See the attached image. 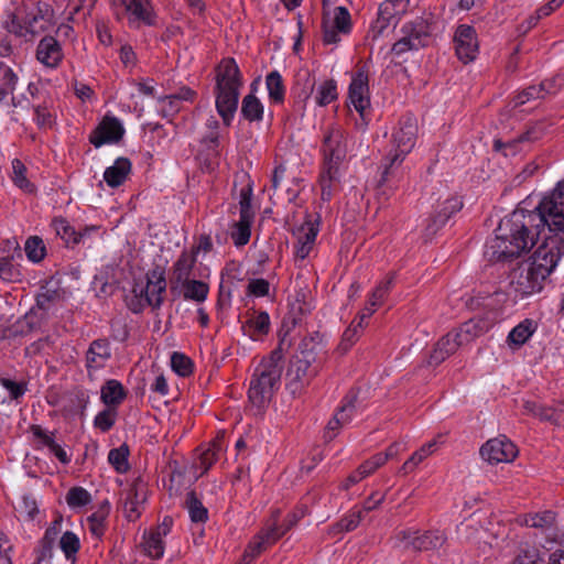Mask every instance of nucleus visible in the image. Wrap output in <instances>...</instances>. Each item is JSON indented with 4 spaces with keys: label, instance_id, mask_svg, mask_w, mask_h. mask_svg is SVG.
I'll return each mask as SVG.
<instances>
[{
    "label": "nucleus",
    "instance_id": "49",
    "mask_svg": "<svg viewBox=\"0 0 564 564\" xmlns=\"http://www.w3.org/2000/svg\"><path fill=\"white\" fill-rule=\"evenodd\" d=\"M172 369L182 377H187L193 372L192 360L182 352L174 351L171 356Z\"/></svg>",
    "mask_w": 564,
    "mask_h": 564
},
{
    "label": "nucleus",
    "instance_id": "1",
    "mask_svg": "<svg viewBox=\"0 0 564 564\" xmlns=\"http://www.w3.org/2000/svg\"><path fill=\"white\" fill-rule=\"evenodd\" d=\"M536 243L533 253L510 273V285L522 297L542 291L564 256V180L534 209L517 208L503 218L485 254L490 261H508Z\"/></svg>",
    "mask_w": 564,
    "mask_h": 564
},
{
    "label": "nucleus",
    "instance_id": "24",
    "mask_svg": "<svg viewBox=\"0 0 564 564\" xmlns=\"http://www.w3.org/2000/svg\"><path fill=\"white\" fill-rule=\"evenodd\" d=\"M127 397L123 386L115 379L107 380L101 387L100 399L109 408L118 406Z\"/></svg>",
    "mask_w": 564,
    "mask_h": 564
},
{
    "label": "nucleus",
    "instance_id": "26",
    "mask_svg": "<svg viewBox=\"0 0 564 564\" xmlns=\"http://www.w3.org/2000/svg\"><path fill=\"white\" fill-rule=\"evenodd\" d=\"M488 325H485L481 321L469 319L462 324L458 328L453 329L456 334V338L462 345L470 343L473 339L482 334Z\"/></svg>",
    "mask_w": 564,
    "mask_h": 564
},
{
    "label": "nucleus",
    "instance_id": "3",
    "mask_svg": "<svg viewBox=\"0 0 564 564\" xmlns=\"http://www.w3.org/2000/svg\"><path fill=\"white\" fill-rule=\"evenodd\" d=\"M324 167L319 176L322 199L329 200L339 184V165L347 154V137L339 126H330L323 139Z\"/></svg>",
    "mask_w": 564,
    "mask_h": 564
},
{
    "label": "nucleus",
    "instance_id": "47",
    "mask_svg": "<svg viewBox=\"0 0 564 564\" xmlns=\"http://www.w3.org/2000/svg\"><path fill=\"white\" fill-rule=\"evenodd\" d=\"M109 514V503L106 501L99 510L88 517L89 529L95 535L104 533V523Z\"/></svg>",
    "mask_w": 564,
    "mask_h": 564
},
{
    "label": "nucleus",
    "instance_id": "32",
    "mask_svg": "<svg viewBox=\"0 0 564 564\" xmlns=\"http://www.w3.org/2000/svg\"><path fill=\"white\" fill-rule=\"evenodd\" d=\"M12 182L15 186L24 191L25 193H33L35 186L26 177V166L19 159L12 160Z\"/></svg>",
    "mask_w": 564,
    "mask_h": 564
},
{
    "label": "nucleus",
    "instance_id": "60",
    "mask_svg": "<svg viewBox=\"0 0 564 564\" xmlns=\"http://www.w3.org/2000/svg\"><path fill=\"white\" fill-rule=\"evenodd\" d=\"M19 276V271L9 256L0 257V279L3 281H14Z\"/></svg>",
    "mask_w": 564,
    "mask_h": 564
},
{
    "label": "nucleus",
    "instance_id": "46",
    "mask_svg": "<svg viewBox=\"0 0 564 564\" xmlns=\"http://www.w3.org/2000/svg\"><path fill=\"white\" fill-rule=\"evenodd\" d=\"M362 510L352 511L343 519H340L337 523H335L332 530L336 533L350 532L359 525L360 521L362 520Z\"/></svg>",
    "mask_w": 564,
    "mask_h": 564
},
{
    "label": "nucleus",
    "instance_id": "58",
    "mask_svg": "<svg viewBox=\"0 0 564 564\" xmlns=\"http://www.w3.org/2000/svg\"><path fill=\"white\" fill-rule=\"evenodd\" d=\"M283 535L284 533L279 525H276V519L268 528L262 529L258 533V536L263 541L267 549L276 543Z\"/></svg>",
    "mask_w": 564,
    "mask_h": 564
},
{
    "label": "nucleus",
    "instance_id": "17",
    "mask_svg": "<svg viewBox=\"0 0 564 564\" xmlns=\"http://www.w3.org/2000/svg\"><path fill=\"white\" fill-rule=\"evenodd\" d=\"M111 358V348L108 339L99 338L90 343L86 352V367L88 371L99 370Z\"/></svg>",
    "mask_w": 564,
    "mask_h": 564
},
{
    "label": "nucleus",
    "instance_id": "28",
    "mask_svg": "<svg viewBox=\"0 0 564 564\" xmlns=\"http://www.w3.org/2000/svg\"><path fill=\"white\" fill-rule=\"evenodd\" d=\"M263 105L262 102L253 95L248 94L243 97L241 102V115L242 117L250 121H261L263 118Z\"/></svg>",
    "mask_w": 564,
    "mask_h": 564
},
{
    "label": "nucleus",
    "instance_id": "55",
    "mask_svg": "<svg viewBox=\"0 0 564 564\" xmlns=\"http://www.w3.org/2000/svg\"><path fill=\"white\" fill-rule=\"evenodd\" d=\"M554 513L545 511L543 513L531 514L525 519V524L530 528L547 529L553 525Z\"/></svg>",
    "mask_w": 564,
    "mask_h": 564
},
{
    "label": "nucleus",
    "instance_id": "6",
    "mask_svg": "<svg viewBox=\"0 0 564 564\" xmlns=\"http://www.w3.org/2000/svg\"><path fill=\"white\" fill-rule=\"evenodd\" d=\"M319 343L314 337H305L300 344V351L291 359L288 371V389L292 394L300 393L302 389L318 373L315 366Z\"/></svg>",
    "mask_w": 564,
    "mask_h": 564
},
{
    "label": "nucleus",
    "instance_id": "13",
    "mask_svg": "<svg viewBox=\"0 0 564 564\" xmlns=\"http://www.w3.org/2000/svg\"><path fill=\"white\" fill-rule=\"evenodd\" d=\"M348 98L354 108L365 119L366 110L370 107L368 75L364 69H359L349 85Z\"/></svg>",
    "mask_w": 564,
    "mask_h": 564
},
{
    "label": "nucleus",
    "instance_id": "36",
    "mask_svg": "<svg viewBox=\"0 0 564 564\" xmlns=\"http://www.w3.org/2000/svg\"><path fill=\"white\" fill-rule=\"evenodd\" d=\"M265 85L269 97L274 102H282L284 100V85L282 76L278 70H273L267 75Z\"/></svg>",
    "mask_w": 564,
    "mask_h": 564
},
{
    "label": "nucleus",
    "instance_id": "43",
    "mask_svg": "<svg viewBox=\"0 0 564 564\" xmlns=\"http://www.w3.org/2000/svg\"><path fill=\"white\" fill-rule=\"evenodd\" d=\"M129 448L126 444L118 448L110 449L108 460L118 473H126L129 469Z\"/></svg>",
    "mask_w": 564,
    "mask_h": 564
},
{
    "label": "nucleus",
    "instance_id": "52",
    "mask_svg": "<svg viewBox=\"0 0 564 564\" xmlns=\"http://www.w3.org/2000/svg\"><path fill=\"white\" fill-rule=\"evenodd\" d=\"M117 419V410L115 408L105 409L99 412L94 420L95 427L99 429L101 432L109 431L116 423Z\"/></svg>",
    "mask_w": 564,
    "mask_h": 564
},
{
    "label": "nucleus",
    "instance_id": "2",
    "mask_svg": "<svg viewBox=\"0 0 564 564\" xmlns=\"http://www.w3.org/2000/svg\"><path fill=\"white\" fill-rule=\"evenodd\" d=\"M284 359L279 346L264 356L254 368L248 389V401L256 414H262L281 387Z\"/></svg>",
    "mask_w": 564,
    "mask_h": 564
},
{
    "label": "nucleus",
    "instance_id": "39",
    "mask_svg": "<svg viewBox=\"0 0 564 564\" xmlns=\"http://www.w3.org/2000/svg\"><path fill=\"white\" fill-rule=\"evenodd\" d=\"M143 539L144 541L142 545L148 556L152 558H160L163 556L164 542L163 538L160 536V533H153L150 531L148 534H144Z\"/></svg>",
    "mask_w": 564,
    "mask_h": 564
},
{
    "label": "nucleus",
    "instance_id": "4",
    "mask_svg": "<svg viewBox=\"0 0 564 564\" xmlns=\"http://www.w3.org/2000/svg\"><path fill=\"white\" fill-rule=\"evenodd\" d=\"M241 75L236 61L224 58L216 74V109L225 126H230L238 108Z\"/></svg>",
    "mask_w": 564,
    "mask_h": 564
},
{
    "label": "nucleus",
    "instance_id": "23",
    "mask_svg": "<svg viewBox=\"0 0 564 564\" xmlns=\"http://www.w3.org/2000/svg\"><path fill=\"white\" fill-rule=\"evenodd\" d=\"M127 13L129 14V21L131 23L142 22L145 25L155 24V14L151 6V0H129Z\"/></svg>",
    "mask_w": 564,
    "mask_h": 564
},
{
    "label": "nucleus",
    "instance_id": "31",
    "mask_svg": "<svg viewBox=\"0 0 564 564\" xmlns=\"http://www.w3.org/2000/svg\"><path fill=\"white\" fill-rule=\"evenodd\" d=\"M58 545L64 553L65 558L74 564L76 561V555L80 549V541L78 536L72 531H66L59 538Z\"/></svg>",
    "mask_w": 564,
    "mask_h": 564
},
{
    "label": "nucleus",
    "instance_id": "35",
    "mask_svg": "<svg viewBox=\"0 0 564 564\" xmlns=\"http://www.w3.org/2000/svg\"><path fill=\"white\" fill-rule=\"evenodd\" d=\"M63 297V291L51 288L47 283L41 288V292L36 296V305L41 310H50L53 304L58 303Z\"/></svg>",
    "mask_w": 564,
    "mask_h": 564
},
{
    "label": "nucleus",
    "instance_id": "14",
    "mask_svg": "<svg viewBox=\"0 0 564 564\" xmlns=\"http://www.w3.org/2000/svg\"><path fill=\"white\" fill-rule=\"evenodd\" d=\"M423 23L416 25H405L403 28L404 35L392 46L395 55H401L408 51L419 50L426 45L429 33L424 30Z\"/></svg>",
    "mask_w": 564,
    "mask_h": 564
},
{
    "label": "nucleus",
    "instance_id": "51",
    "mask_svg": "<svg viewBox=\"0 0 564 564\" xmlns=\"http://www.w3.org/2000/svg\"><path fill=\"white\" fill-rule=\"evenodd\" d=\"M356 399L355 394L346 395L343 405L335 413L334 417L338 419L343 425L350 422L356 410Z\"/></svg>",
    "mask_w": 564,
    "mask_h": 564
},
{
    "label": "nucleus",
    "instance_id": "64",
    "mask_svg": "<svg viewBox=\"0 0 564 564\" xmlns=\"http://www.w3.org/2000/svg\"><path fill=\"white\" fill-rule=\"evenodd\" d=\"M269 282L264 279H253L248 284V293L254 296H264L269 293Z\"/></svg>",
    "mask_w": 564,
    "mask_h": 564
},
{
    "label": "nucleus",
    "instance_id": "42",
    "mask_svg": "<svg viewBox=\"0 0 564 564\" xmlns=\"http://www.w3.org/2000/svg\"><path fill=\"white\" fill-rule=\"evenodd\" d=\"M547 83H541L540 85L529 86L514 98V107H519L529 102L531 100L542 99L544 98V91H550V88H546Z\"/></svg>",
    "mask_w": 564,
    "mask_h": 564
},
{
    "label": "nucleus",
    "instance_id": "12",
    "mask_svg": "<svg viewBox=\"0 0 564 564\" xmlns=\"http://www.w3.org/2000/svg\"><path fill=\"white\" fill-rule=\"evenodd\" d=\"M124 134V129L116 117L105 116L97 128L90 133L89 141L96 148L106 143H117Z\"/></svg>",
    "mask_w": 564,
    "mask_h": 564
},
{
    "label": "nucleus",
    "instance_id": "7",
    "mask_svg": "<svg viewBox=\"0 0 564 564\" xmlns=\"http://www.w3.org/2000/svg\"><path fill=\"white\" fill-rule=\"evenodd\" d=\"M166 290L164 272L156 268L147 273V284L135 283L132 293L134 299L130 308L134 313L141 312L145 306L160 307L163 303V294Z\"/></svg>",
    "mask_w": 564,
    "mask_h": 564
},
{
    "label": "nucleus",
    "instance_id": "22",
    "mask_svg": "<svg viewBox=\"0 0 564 564\" xmlns=\"http://www.w3.org/2000/svg\"><path fill=\"white\" fill-rule=\"evenodd\" d=\"M131 161L128 158H118L115 163L104 172V180L108 186L115 188L122 185L131 172Z\"/></svg>",
    "mask_w": 564,
    "mask_h": 564
},
{
    "label": "nucleus",
    "instance_id": "33",
    "mask_svg": "<svg viewBox=\"0 0 564 564\" xmlns=\"http://www.w3.org/2000/svg\"><path fill=\"white\" fill-rule=\"evenodd\" d=\"M491 289L492 291L486 292L485 302L481 308L488 311L489 314H492V317L490 319L491 322H494L497 319L498 311L501 310L502 305L506 303L507 295L497 288Z\"/></svg>",
    "mask_w": 564,
    "mask_h": 564
},
{
    "label": "nucleus",
    "instance_id": "30",
    "mask_svg": "<svg viewBox=\"0 0 564 564\" xmlns=\"http://www.w3.org/2000/svg\"><path fill=\"white\" fill-rule=\"evenodd\" d=\"M535 324L532 319H524L520 324H518L516 327L512 328V330L508 335V341L511 345L516 346H522L528 341V339L533 335L535 332Z\"/></svg>",
    "mask_w": 564,
    "mask_h": 564
},
{
    "label": "nucleus",
    "instance_id": "45",
    "mask_svg": "<svg viewBox=\"0 0 564 564\" xmlns=\"http://www.w3.org/2000/svg\"><path fill=\"white\" fill-rule=\"evenodd\" d=\"M24 250L28 258L33 262H40L45 257V245L37 236L28 238Z\"/></svg>",
    "mask_w": 564,
    "mask_h": 564
},
{
    "label": "nucleus",
    "instance_id": "15",
    "mask_svg": "<svg viewBox=\"0 0 564 564\" xmlns=\"http://www.w3.org/2000/svg\"><path fill=\"white\" fill-rule=\"evenodd\" d=\"M64 54L59 42L54 36H44L37 44L36 58L48 68H56Z\"/></svg>",
    "mask_w": 564,
    "mask_h": 564
},
{
    "label": "nucleus",
    "instance_id": "34",
    "mask_svg": "<svg viewBox=\"0 0 564 564\" xmlns=\"http://www.w3.org/2000/svg\"><path fill=\"white\" fill-rule=\"evenodd\" d=\"M52 226L57 236L61 237L67 246L77 245L80 242V235H76V229L69 225L64 218H55Z\"/></svg>",
    "mask_w": 564,
    "mask_h": 564
},
{
    "label": "nucleus",
    "instance_id": "27",
    "mask_svg": "<svg viewBox=\"0 0 564 564\" xmlns=\"http://www.w3.org/2000/svg\"><path fill=\"white\" fill-rule=\"evenodd\" d=\"M183 296L185 300H192L197 303H203L208 295L209 286L207 283L189 279L183 283H181Z\"/></svg>",
    "mask_w": 564,
    "mask_h": 564
},
{
    "label": "nucleus",
    "instance_id": "25",
    "mask_svg": "<svg viewBox=\"0 0 564 564\" xmlns=\"http://www.w3.org/2000/svg\"><path fill=\"white\" fill-rule=\"evenodd\" d=\"M196 262L195 251H183L173 267V276L177 283L189 280L193 267Z\"/></svg>",
    "mask_w": 564,
    "mask_h": 564
},
{
    "label": "nucleus",
    "instance_id": "44",
    "mask_svg": "<svg viewBox=\"0 0 564 564\" xmlns=\"http://www.w3.org/2000/svg\"><path fill=\"white\" fill-rule=\"evenodd\" d=\"M362 328L364 324H361V322H358L356 319L351 322L348 328L344 332L341 340L338 345V349L343 354L347 352L350 349V347L356 343Z\"/></svg>",
    "mask_w": 564,
    "mask_h": 564
},
{
    "label": "nucleus",
    "instance_id": "9",
    "mask_svg": "<svg viewBox=\"0 0 564 564\" xmlns=\"http://www.w3.org/2000/svg\"><path fill=\"white\" fill-rule=\"evenodd\" d=\"M394 540L398 546L405 550L431 551L443 546L447 536L441 530H429L420 533L416 530L405 529L397 532Z\"/></svg>",
    "mask_w": 564,
    "mask_h": 564
},
{
    "label": "nucleus",
    "instance_id": "16",
    "mask_svg": "<svg viewBox=\"0 0 564 564\" xmlns=\"http://www.w3.org/2000/svg\"><path fill=\"white\" fill-rule=\"evenodd\" d=\"M296 236L295 254L300 259H305L315 243L318 234V224L311 219L304 221L294 232Z\"/></svg>",
    "mask_w": 564,
    "mask_h": 564
},
{
    "label": "nucleus",
    "instance_id": "10",
    "mask_svg": "<svg viewBox=\"0 0 564 564\" xmlns=\"http://www.w3.org/2000/svg\"><path fill=\"white\" fill-rule=\"evenodd\" d=\"M484 460L491 465L511 463L518 455L517 446L506 436H499L487 441L480 447Z\"/></svg>",
    "mask_w": 564,
    "mask_h": 564
},
{
    "label": "nucleus",
    "instance_id": "11",
    "mask_svg": "<svg viewBox=\"0 0 564 564\" xmlns=\"http://www.w3.org/2000/svg\"><path fill=\"white\" fill-rule=\"evenodd\" d=\"M456 55L464 64L473 62L478 54V39L476 30L467 24L457 26L454 34Z\"/></svg>",
    "mask_w": 564,
    "mask_h": 564
},
{
    "label": "nucleus",
    "instance_id": "37",
    "mask_svg": "<svg viewBox=\"0 0 564 564\" xmlns=\"http://www.w3.org/2000/svg\"><path fill=\"white\" fill-rule=\"evenodd\" d=\"M438 442L437 440H432L431 442L421 446L416 452L412 454V456L403 464L402 470L405 473L412 471L420 463H422L426 457H429L436 449Z\"/></svg>",
    "mask_w": 564,
    "mask_h": 564
},
{
    "label": "nucleus",
    "instance_id": "61",
    "mask_svg": "<svg viewBox=\"0 0 564 564\" xmlns=\"http://www.w3.org/2000/svg\"><path fill=\"white\" fill-rule=\"evenodd\" d=\"M387 462V456H383V453H377L371 458L362 463L358 469L362 473L365 478L372 473H375L379 467L384 465Z\"/></svg>",
    "mask_w": 564,
    "mask_h": 564
},
{
    "label": "nucleus",
    "instance_id": "54",
    "mask_svg": "<svg viewBox=\"0 0 564 564\" xmlns=\"http://www.w3.org/2000/svg\"><path fill=\"white\" fill-rule=\"evenodd\" d=\"M35 122L41 129H50L54 124V116L46 101L34 107Z\"/></svg>",
    "mask_w": 564,
    "mask_h": 564
},
{
    "label": "nucleus",
    "instance_id": "48",
    "mask_svg": "<svg viewBox=\"0 0 564 564\" xmlns=\"http://www.w3.org/2000/svg\"><path fill=\"white\" fill-rule=\"evenodd\" d=\"M90 501V494L83 487H73L66 495V502L70 508L84 507Z\"/></svg>",
    "mask_w": 564,
    "mask_h": 564
},
{
    "label": "nucleus",
    "instance_id": "20",
    "mask_svg": "<svg viewBox=\"0 0 564 564\" xmlns=\"http://www.w3.org/2000/svg\"><path fill=\"white\" fill-rule=\"evenodd\" d=\"M462 345L454 330L443 336L435 345L429 358V365L437 366L453 355Z\"/></svg>",
    "mask_w": 564,
    "mask_h": 564
},
{
    "label": "nucleus",
    "instance_id": "62",
    "mask_svg": "<svg viewBox=\"0 0 564 564\" xmlns=\"http://www.w3.org/2000/svg\"><path fill=\"white\" fill-rule=\"evenodd\" d=\"M539 554L535 549H521L510 564H538Z\"/></svg>",
    "mask_w": 564,
    "mask_h": 564
},
{
    "label": "nucleus",
    "instance_id": "18",
    "mask_svg": "<svg viewBox=\"0 0 564 564\" xmlns=\"http://www.w3.org/2000/svg\"><path fill=\"white\" fill-rule=\"evenodd\" d=\"M242 332L253 340H258L270 332V317L267 312L253 311L242 323Z\"/></svg>",
    "mask_w": 564,
    "mask_h": 564
},
{
    "label": "nucleus",
    "instance_id": "41",
    "mask_svg": "<svg viewBox=\"0 0 564 564\" xmlns=\"http://www.w3.org/2000/svg\"><path fill=\"white\" fill-rule=\"evenodd\" d=\"M223 451V441L220 438L214 440L209 446L200 454L199 464L205 474L219 458V453Z\"/></svg>",
    "mask_w": 564,
    "mask_h": 564
},
{
    "label": "nucleus",
    "instance_id": "29",
    "mask_svg": "<svg viewBox=\"0 0 564 564\" xmlns=\"http://www.w3.org/2000/svg\"><path fill=\"white\" fill-rule=\"evenodd\" d=\"M185 508L193 522L204 523L208 520V510L204 507L194 490L187 492Z\"/></svg>",
    "mask_w": 564,
    "mask_h": 564
},
{
    "label": "nucleus",
    "instance_id": "38",
    "mask_svg": "<svg viewBox=\"0 0 564 564\" xmlns=\"http://www.w3.org/2000/svg\"><path fill=\"white\" fill-rule=\"evenodd\" d=\"M543 132H544V124L543 123H535L534 126H531L530 128H528V130L525 132H523L518 139L511 141V142L502 143L499 140L496 141L495 142V149L496 150H500L502 148H506V149H510L511 150L519 142L539 140L542 137Z\"/></svg>",
    "mask_w": 564,
    "mask_h": 564
},
{
    "label": "nucleus",
    "instance_id": "59",
    "mask_svg": "<svg viewBox=\"0 0 564 564\" xmlns=\"http://www.w3.org/2000/svg\"><path fill=\"white\" fill-rule=\"evenodd\" d=\"M251 197H252V188L250 186L243 187L240 191V218H250L253 219V212L251 208Z\"/></svg>",
    "mask_w": 564,
    "mask_h": 564
},
{
    "label": "nucleus",
    "instance_id": "40",
    "mask_svg": "<svg viewBox=\"0 0 564 564\" xmlns=\"http://www.w3.org/2000/svg\"><path fill=\"white\" fill-rule=\"evenodd\" d=\"M338 97L337 85L334 79L324 80L318 87L315 96L318 106H327Z\"/></svg>",
    "mask_w": 564,
    "mask_h": 564
},
{
    "label": "nucleus",
    "instance_id": "5",
    "mask_svg": "<svg viewBox=\"0 0 564 564\" xmlns=\"http://www.w3.org/2000/svg\"><path fill=\"white\" fill-rule=\"evenodd\" d=\"M3 26L19 37L40 35L55 26L54 10L51 4L41 1L34 8L21 6L8 15Z\"/></svg>",
    "mask_w": 564,
    "mask_h": 564
},
{
    "label": "nucleus",
    "instance_id": "57",
    "mask_svg": "<svg viewBox=\"0 0 564 564\" xmlns=\"http://www.w3.org/2000/svg\"><path fill=\"white\" fill-rule=\"evenodd\" d=\"M267 547L263 541L257 535L249 542L242 555L243 564H251L256 557H258Z\"/></svg>",
    "mask_w": 564,
    "mask_h": 564
},
{
    "label": "nucleus",
    "instance_id": "53",
    "mask_svg": "<svg viewBox=\"0 0 564 564\" xmlns=\"http://www.w3.org/2000/svg\"><path fill=\"white\" fill-rule=\"evenodd\" d=\"M340 33L347 34L351 29V20L348 10L345 7H336L334 12V20L332 24Z\"/></svg>",
    "mask_w": 564,
    "mask_h": 564
},
{
    "label": "nucleus",
    "instance_id": "56",
    "mask_svg": "<svg viewBox=\"0 0 564 564\" xmlns=\"http://www.w3.org/2000/svg\"><path fill=\"white\" fill-rule=\"evenodd\" d=\"M62 516H58L45 530L43 538L39 541L40 544L54 547L56 540L62 531Z\"/></svg>",
    "mask_w": 564,
    "mask_h": 564
},
{
    "label": "nucleus",
    "instance_id": "19",
    "mask_svg": "<svg viewBox=\"0 0 564 564\" xmlns=\"http://www.w3.org/2000/svg\"><path fill=\"white\" fill-rule=\"evenodd\" d=\"M463 207V202L458 197H451L446 199L440 210L434 215L427 226V235H434L440 228H442L452 215L458 213Z\"/></svg>",
    "mask_w": 564,
    "mask_h": 564
},
{
    "label": "nucleus",
    "instance_id": "8",
    "mask_svg": "<svg viewBox=\"0 0 564 564\" xmlns=\"http://www.w3.org/2000/svg\"><path fill=\"white\" fill-rule=\"evenodd\" d=\"M417 132L416 121L412 117H406L399 122V126L392 132V147L386 161L388 164L384 166L382 173V181H387L390 169L395 163H401L405 155L413 149L415 144Z\"/></svg>",
    "mask_w": 564,
    "mask_h": 564
},
{
    "label": "nucleus",
    "instance_id": "63",
    "mask_svg": "<svg viewBox=\"0 0 564 564\" xmlns=\"http://www.w3.org/2000/svg\"><path fill=\"white\" fill-rule=\"evenodd\" d=\"M54 547L40 544L34 550L35 558L33 564H52Z\"/></svg>",
    "mask_w": 564,
    "mask_h": 564
},
{
    "label": "nucleus",
    "instance_id": "50",
    "mask_svg": "<svg viewBox=\"0 0 564 564\" xmlns=\"http://www.w3.org/2000/svg\"><path fill=\"white\" fill-rule=\"evenodd\" d=\"M252 220L253 219L250 218H240L235 225L236 230L231 234V237L236 246H245L248 243L251 235L250 227Z\"/></svg>",
    "mask_w": 564,
    "mask_h": 564
},
{
    "label": "nucleus",
    "instance_id": "21",
    "mask_svg": "<svg viewBox=\"0 0 564 564\" xmlns=\"http://www.w3.org/2000/svg\"><path fill=\"white\" fill-rule=\"evenodd\" d=\"M145 499L147 497L144 491V484L141 479H138L131 486L124 502L126 517L130 521L140 517V507L145 501Z\"/></svg>",
    "mask_w": 564,
    "mask_h": 564
}]
</instances>
